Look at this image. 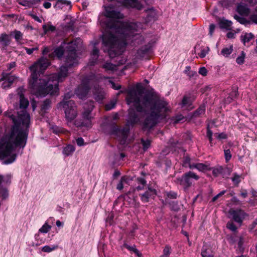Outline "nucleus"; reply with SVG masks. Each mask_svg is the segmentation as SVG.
<instances>
[{"mask_svg":"<svg viewBox=\"0 0 257 257\" xmlns=\"http://www.w3.org/2000/svg\"><path fill=\"white\" fill-rule=\"evenodd\" d=\"M234 241L237 242L238 244V249L239 252H242L243 251V247L242 244L243 243V240L241 237H235Z\"/></svg>","mask_w":257,"mask_h":257,"instance_id":"c756f323","label":"nucleus"},{"mask_svg":"<svg viewBox=\"0 0 257 257\" xmlns=\"http://www.w3.org/2000/svg\"><path fill=\"white\" fill-rule=\"evenodd\" d=\"M37 1H39L40 0H36ZM35 0H25L22 3V5L26 6V7H32L33 5H34L36 2Z\"/></svg>","mask_w":257,"mask_h":257,"instance_id":"4c0bfd02","label":"nucleus"},{"mask_svg":"<svg viewBox=\"0 0 257 257\" xmlns=\"http://www.w3.org/2000/svg\"><path fill=\"white\" fill-rule=\"evenodd\" d=\"M233 51L232 45H230L228 47H225L222 49L221 54L225 57H228Z\"/></svg>","mask_w":257,"mask_h":257,"instance_id":"393cba45","label":"nucleus"},{"mask_svg":"<svg viewBox=\"0 0 257 257\" xmlns=\"http://www.w3.org/2000/svg\"><path fill=\"white\" fill-rule=\"evenodd\" d=\"M138 182L142 185V186H139L137 187V189L138 190H142L145 184L146 183V181L143 178H139Z\"/></svg>","mask_w":257,"mask_h":257,"instance_id":"de8ad7c7","label":"nucleus"},{"mask_svg":"<svg viewBox=\"0 0 257 257\" xmlns=\"http://www.w3.org/2000/svg\"><path fill=\"white\" fill-rule=\"evenodd\" d=\"M29 120V116L26 115L24 121H23L25 127L24 130L22 132H15L14 129L11 134L6 135L0 140V158H6L4 161L5 164L13 163L17 156V148H23L25 146L27 139L26 130Z\"/></svg>","mask_w":257,"mask_h":257,"instance_id":"20e7f679","label":"nucleus"},{"mask_svg":"<svg viewBox=\"0 0 257 257\" xmlns=\"http://www.w3.org/2000/svg\"><path fill=\"white\" fill-rule=\"evenodd\" d=\"M76 143L78 146H82L84 145V140L82 138H79L76 140Z\"/></svg>","mask_w":257,"mask_h":257,"instance_id":"13d9d810","label":"nucleus"},{"mask_svg":"<svg viewBox=\"0 0 257 257\" xmlns=\"http://www.w3.org/2000/svg\"><path fill=\"white\" fill-rule=\"evenodd\" d=\"M212 135V132L211 131V130L209 128V126H208L207 128V137H210Z\"/></svg>","mask_w":257,"mask_h":257,"instance_id":"774afa93","label":"nucleus"},{"mask_svg":"<svg viewBox=\"0 0 257 257\" xmlns=\"http://www.w3.org/2000/svg\"><path fill=\"white\" fill-rule=\"evenodd\" d=\"M170 253V247L169 246H166L163 250V254L169 256Z\"/></svg>","mask_w":257,"mask_h":257,"instance_id":"603ef678","label":"nucleus"},{"mask_svg":"<svg viewBox=\"0 0 257 257\" xmlns=\"http://www.w3.org/2000/svg\"><path fill=\"white\" fill-rule=\"evenodd\" d=\"M71 2L67 0H57L55 4V7L59 9H62L63 6H69V8H71Z\"/></svg>","mask_w":257,"mask_h":257,"instance_id":"b1692460","label":"nucleus"},{"mask_svg":"<svg viewBox=\"0 0 257 257\" xmlns=\"http://www.w3.org/2000/svg\"><path fill=\"white\" fill-rule=\"evenodd\" d=\"M14 38L18 43H21V41L23 40V34L19 31L15 30L12 33Z\"/></svg>","mask_w":257,"mask_h":257,"instance_id":"cd10ccee","label":"nucleus"},{"mask_svg":"<svg viewBox=\"0 0 257 257\" xmlns=\"http://www.w3.org/2000/svg\"><path fill=\"white\" fill-rule=\"evenodd\" d=\"M215 26L214 24H211L209 25V34L210 36H212L214 31L215 30Z\"/></svg>","mask_w":257,"mask_h":257,"instance_id":"5fc2aeb1","label":"nucleus"},{"mask_svg":"<svg viewBox=\"0 0 257 257\" xmlns=\"http://www.w3.org/2000/svg\"><path fill=\"white\" fill-rule=\"evenodd\" d=\"M231 180L234 184L238 185L241 181V177L236 174H234Z\"/></svg>","mask_w":257,"mask_h":257,"instance_id":"58836bf2","label":"nucleus"},{"mask_svg":"<svg viewBox=\"0 0 257 257\" xmlns=\"http://www.w3.org/2000/svg\"><path fill=\"white\" fill-rule=\"evenodd\" d=\"M234 33L232 32H228L227 34V37L229 39L233 38L234 37Z\"/></svg>","mask_w":257,"mask_h":257,"instance_id":"0e129e2a","label":"nucleus"},{"mask_svg":"<svg viewBox=\"0 0 257 257\" xmlns=\"http://www.w3.org/2000/svg\"><path fill=\"white\" fill-rule=\"evenodd\" d=\"M226 192L225 190H223L221 191L220 193H219L218 194H217L216 196H215L212 199V201L214 202L217 199H218L219 197H221L222 195H223Z\"/></svg>","mask_w":257,"mask_h":257,"instance_id":"8fccbe9b","label":"nucleus"},{"mask_svg":"<svg viewBox=\"0 0 257 257\" xmlns=\"http://www.w3.org/2000/svg\"><path fill=\"white\" fill-rule=\"evenodd\" d=\"M192 166V169H196L199 171H205L206 170H209L210 168H209V166L207 165H206L202 163H193V165Z\"/></svg>","mask_w":257,"mask_h":257,"instance_id":"4be33fe9","label":"nucleus"},{"mask_svg":"<svg viewBox=\"0 0 257 257\" xmlns=\"http://www.w3.org/2000/svg\"><path fill=\"white\" fill-rule=\"evenodd\" d=\"M216 137L219 139H225L226 138V135L224 133L216 134H215Z\"/></svg>","mask_w":257,"mask_h":257,"instance_id":"4d7b16f0","label":"nucleus"},{"mask_svg":"<svg viewBox=\"0 0 257 257\" xmlns=\"http://www.w3.org/2000/svg\"><path fill=\"white\" fill-rule=\"evenodd\" d=\"M43 29L45 34H46L48 32H53L55 30V27L50 24L44 25L43 26Z\"/></svg>","mask_w":257,"mask_h":257,"instance_id":"473e14b6","label":"nucleus"},{"mask_svg":"<svg viewBox=\"0 0 257 257\" xmlns=\"http://www.w3.org/2000/svg\"><path fill=\"white\" fill-rule=\"evenodd\" d=\"M43 6L46 9H49L51 7V4L48 2H45L43 4Z\"/></svg>","mask_w":257,"mask_h":257,"instance_id":"e2e57ef3","label":"nucleus"},{"mask_svg":"<svg viewBox=\"0 0 257 257\" xmlns=\"http://www.w3.org/2000/svg\"><path fill=\"white\" fill-rule=\"evenodd\" d=\"M201 255L202 257H214V252L210 245L204 244L202 248Z\"/></svg>","mask_w":257,"mask_h":257,"instance_id":"ddd939ff","label":"nucleus"},{"mask_svg":"<svg viewBox=\"0 0 257 257\" xmlns=\"http://www.w3.org/2000/svg\"><path fill=\"white\" fill-rule=\"evenodd\" d=\"M103 67L106 70H113L115 69V65L110 63H106L103 65Z\"/></svg>","mask_w":257,"mask_h":257,"instance_id":"a19ab883","label":"nucleus"},{"mask_svg":"<svg viewBox=\"0 0 257 257\" xmlns=\"http://www.w3.org/2000/svg\"><path fill=\"white\" fill-rule=\"evenodd\" d=\"M93 102H91L88 105H84V111L82 113L83 121L81 122V126L89 127L91 126V119L92 118L91 115V112L93 109Z\"/></svg>","mask_w":257,"mask_h":257,"instance_id":"1a4fd4ad","label":"nucleus"},{"mask_svg":"<svg viewBox=\"0 0 257 257\" xmlns=\"http://www.w3.org/2000/svg\"><path fill=\"white\" fill-rule=\"evenodd\" d=\"M193 163L189 156H186L184 157L182 160V165L183 167L192 169V166H193Z\"/></svg>","mask_w":257,"mask_h":257,"instance_id":"412c9836","label":"nucleus"},{"mask_svg":"<svg viewBox=\"0 0 257 257\" xmlns=\"http://www.w3.org/2000/svg\"><path fill=\"white\" fill-rule=\"evenodd\" d=\"M24 48H25V50L26 51L27 53L29 55H31V54L33 53V52L34 51L38 50L39 49V47L35 46L32 48H28L27 47H25Z\"/></svg>","mask_w":257,"mask_h":257,"instance_id":"c03bdc74","label":"nucleus"},{"mask_svg":"<svg viewBox=\"0 0 257 257\" xmlns=\"http://www.w3.org/2000/svg\"><path fill=\"white\" fill-rule=\"evenodd\" d=\"M105 10L106 18L102 23L105 27L102 42L104 51H107L110 58L121 54L130 42L139 44L144 41L140 33L142 23L122 22L123 15L111 6L105 7Z\"/></svg>","mask_w":257,"mask_h":257,"instance_id":"7ed1b4c3","label":"nucleus"},{"mask_svg":"<svg viewBox=\"0 0 257 257\" xmlns=\"http://www.w3.org/2000/svg\"><path fill=\"white\" fill-rule=\"evenodd\" d=\"M58 247L57 245H45L42 247L41 250L43 252L49 253L56 250Z\"/></svg>","mask_w":257,"mask_h":257,"instance_id":"bb28decb","label":"nucleus"},{"mask_svg":"<svg viewBox=\"0 0 257 257\" xmlns=\"http://www.w3.org/2000/svg\"><path fill=\"white\" fill-rule=\"evenodd\" d=\"M205 111V107L204 105L200 106L197 110L194 112V116H198L204 113Z\"/></svg>","mask_w":257,"mask_h":257,"instance_id":"e433bc0d","label":"nucleus"},{"mask_svg":"<svg viewBox=\"0 0 257 257\" xmlns=\"http://www.w3.org/2000/svg\"><path fill=\"white\" fill-rule=\"evenodd\" d=\"M199 177L195 173L189 171L183 175L181 178L176 179V182L183 186L185 189L189 187L193 182V180H198Z\"/></svg>","mask_w":257,"mask_h":257,"instance_id":"6e6552de","label":"nucleus"},{"mask_svg":"<svg viewBox=\"0 0 257 257\" xmlns=\"http://www.w3.org/2000/svg\"><path fill=\"white\" fill-rule=\"evenodd\" d=\"M73 95V93L71 92H68L66 93L64 96L63 100L61 102H68L70 100H69L71 97Z\"/></svg>","mask_w":257,"mask_h":257,"instance_id":"a18cd8bd","label":"nucleus"},{"mask_svg":"<svg viewBox=\"0 0 257 257\" xmlns=\"http://www.w3.org/2000/svg\"><path fill=\"white\" fill-rule=\"evenodd\" d=\"M234 18L239 23L243 24L245 26L250 24V22L244 18L238 15H234Z\"/></svg>","mask_w":257,"mask_h":257,"instance_id":"7c9ffc66","label":"nucleus"},{"mask_svg":"<svg viewBox=\"0 0 257 257\" xmlns=\"http://www.w3.org/2000/svg\"><path fill=\"white\" fill-rule=\"evenodd\" d=\"M219 25L220 28L226 30H230L232 25V22L224 19L220 20Z\"/></svg>","mask_w":257,"mask_h":257,"instance_id":"aec40b11","label":"nucleus"},{"mask_svg":"<svg viewBox=\"0 0 257 257\" xmlns=\"http://www.w3.org/2000/svg\"><path fill=\"white\" fill-rule=\"evenodd\" d=\"M116 104V101L114 100H113L110 102V103L107 104L105 105V109L106 110H109L110 109H112L115 107Z\"/></svg>","mask_w":257,"mask_h":257,"instance_id":"37998d69","label":"nucleus"},{"mask_svg":"<svg viewBox=\"0 0 257 257\" xmlns=\"http://www.w3.org/2000/svg\"><path fill=\"white\" fill-rule=\"evenodd\" d=\"M58 108H62L65 114V117L68 122L74 120L77 116V109L75 102L69 100L68 102H60L58 105Z\"/></svg>","mask_w":257,"mask_h":257,"instance_id":"0eeeda50","label":"nucleus"},{"mask_svg":"<svg viewBox=\"0 0 257 257\" xmlns=\"http://www.w3.org/2000/svg\"><path fill=\"white\" fill-rule=\"evenodd\" d=\"M127 178L125 177H122L121 178V180H120L119 182L118 183L116 186V188L118 190H121L123 188V183L127 182Z\"/></svg>","mask_w":257,"mask_h":257,"instance_id":"c9c22d12","label":"nucleus"},{"mask_svg":"<svg viewBox=\"0 0 257 257\" xmlns=\"http://www.w3.org/2000/svg\"><path fill=\"white\" fill-rule=\"evenodd\" d=\"M75 150V148L73 145H69L64 148L62 153L66 157L72 155Z\"/></svg>","mask_w":257,"mask_h":257,"instance_id":"6ab92c4d","label":"nucleus"},{"mask_svg":"<svg viewBox=\"0 0 257 257\" xmlns=\"http://www.w3.org/2000/svg\"><path fill=\"white\" fill-rule=\"evenodd\" d=\"M227 227L232 231H235L237 228L231 221L228 222L227 224Z\"/></svg>","mask_w":257,"mask_h":257,"instance_id":"09e8293b","label":"nucleus"},{"mask_svg":"<svg viewBox=\"0 0 257 257\" xmlns=\"http://www.w3.org/2000/svg\"><path fill=\"white\" fill-rule=\"evenodd\" d=\"M249 19L252 23L257 24V15H251Z\"/></svg>","mask_w":257,"mask_h":257,"instance_id":"6e6d98bb","label":"nucleus"},{"mask_svg":"<svg viewBox=\"0 0 257 257\" xmlns=\"http://www.w3.org/2000/svg\"><path fill=\"white\" fill-rule=\"evenodd\" d=\"M11 41L10 36L3 33L0 35V44L3 47H5L9 46Z\"/></svg>","mask_w":257,"mask_h":257,"instance_id":"f3484780","label":"nucleus"},{"mask_svg":"<svg viewBox=\"0 0 257 257\" xmlns=\"http://www.w3.org/2000/svg\"><path fill=\"white\" fill-rule=\"evenodd\" d=\"M238 93L236 87H234L231 92L230 93L229 96L228 98H227L225 100V102L226 103H229L230 102L231 100L233 99L237 96Z\"/></svg>","mask_w":257,"mask_h":257,"instance_id":"a878e982","label":"nucleus"},{"mask_svg":"<svg viewBox=\"0 0 257 257\" xmlns=\"http://www.w3.org/2000/svg\"><path fill=\"white\" fill-rule=\"evenodd\" d=\"M49 52V48L48 47H45L44 50H43L42 53L43 55H46Z\"/></svg>","mask_w":257,"mask_h":257,"instance_id":"69168bd1","label":"nucleus"},{"mask_svg":"<svg viewBox=\"0 0 257 257\" xmlns=\"http://www.w3.org/2000/svg\"><path fill=\"white\" fill-rule=\"evenodd\" d=\"M141 142L143 146L144 150L146 151L150 146V141L148 140H145L144 139H142Z\"/></svg>","mask_w":257,"mask_h":257,"instance_id":"ea45409f","label":"nucleus"},{"mask_svg":"<svg viewBox=\"0 0 257 257\" xmlns=\"http://www.w3.org/2000/svg\"><path fill=\"white\" fill-rule=\"evenodd\" d=\"M199 73L202 76H206L207 73V71L205 67H202L199 69Z\"/></svg>","mask_w":257,"mask_h":257,"instance_id":"3c124183","label":"nucleus"},{"mask_svg":"<svg viewBox=\"0 0 257 257\" xmlns=\"http://www.w3.org/2000/svg\"><path fill=\"white\" fill-rule=\"evenodd\" d=\"M150 49V46H145L140 49L137 53V56L139 58H143L148 52Z\"/></svg>","mask_w":257,"mask_h":257,"instance_id":"5701e85b","label":"nucleus"},{"mask_svg":"<svg viewBox=\"0 0 257 257\" xmlns=\"http://www.w3.org/2000/svg\"><path fill=\"white\" fill-rule=\"evenodd\" d=\"M16 79L17 78L15 76L11 75L6 72H3L2 77L0 78V81H4L2 84V87L4 89L10 88Z\"/></svg>","mask_w":257,"mask_h":257,"instance_id":"f8f14e48","label":"nucleus"},{"mask_svg":"<svg viewBox=\"0 0 257 257\" xmlns=\"http://www.w3.org/2000/svg\"><path fill=\"white\" fill-rule=\"evenodd\" d=\"M23 90V89L22 88L18 89V94L20 99L19 106L18 107L17 105H14L15 108L17 110V118H16V111L14 110L10 109L5 112V115L7 118V124H5L6 134L2 138L7 135L11 134L14 129H15V132H22L24 130L25 127L24 124H23V121H24L26 115L29 116V120L28 122V126L26 130L27 134L28 133L30 116L27 112L26 108L29 105V102L28 99L24 97Z\"/></svg>","mask_w":257,"mask_h":257,"instance_id":"39448f33","label":"nucleus"},{"mask_svg":"<svg viewBox=\"0 0 257 257\" xmlns=\"http://www.w3.org/2000/svg\"><path fill=\"white\" fill-rule=\"evenodd\" d=\"M96 43H95V45L94 46L93 50L91 54V58L88 63V64L90 66H92L96 63L98 57L99 50L96 47Z\"/></svg>","mask_w":257,"mask_h":257,"instance_id":"dca6fc26","label":"nucleus"},{"mask_svg":"<svg viewBox=\"0 0 257 257\" xmlns=\"http://www.w3.org/2000/svg\"><path fill=\"white\" fill-rule=\"evenodd\" d=\"M156 194L155 189L149 188L148 190L141 195V199L143 202H147L150 198L154 197Z\"/></svg>","mask_w":257,"mask_h":257,"instance_id":"2eb2a0df","label":"nucleus"},{"mask_svg":"<svg viewBox=\"0 0 257 257\" xmlns=\"http://www.w3.org/2000/svg\"><path fill=\"white\" fill-rule=\"evenodd\" d=\"M191 104V102L190 99L188 97L184 96L181 103V107L188 108Z\"/></svg>","mask_w":257,"mask_h":257,"instance_id":"c85d7f7f","label":"nucleus"},{"mask_svg":"<svg viewBox=\"0 0 257 257\" xmlns=\"http://www.w3.org/2000/svg\"><path fill=\"white\" fill-rule=\"evenodd\" d=\"M141 83L136 85V88L129 91L126 101L128 105H132L136 109H130L126 124L122 129L118 131L121 136V143L124 144L131 126L141 120V114L146 115L143 122L145 127H154L160 119L164 118L170 111V106L167 101L156 93H144Z\"/></svg>","mask_w":257,"mask_h":257,"instance_id":"f03ea898","label":"nucleus"},{"mask_svg":"<svg viewBox=\"0 0 257 257\" xmlns=\"http://www.w3.org/2000/svg\"><path fill=\"white\" fill-rule=\"evenodd\" d=\"M50 100L48 99H46V100H45L41 107V113L42 114L45 112V111L50 108Z\"/></svg>","mask_w":257,"mask_h":257,"instance_id":"2f4dec72","label":"nucleus"},{"mask_svg":"<svg viewBox=\"0 0 257 257\" xmlns=\"http://www.w3.org/2000/svg\"><path fill=\"white\" fill-rule=\"evenodd\" d=\"M168 197L171 198H176L177 197V194L173 192H170L167 194Z\"/></svg>","mask_w":257,"mask_h":257,"instance_id":"052dcab7","label":"nucleus"},{"mask_svg":"<svg viewBox=\"0 0 257 257\" xmlns=\"http://www.w3.org/2000/svg\"><path fill=\"white\" fill-rule=\"evenodd\" d=\"M245 54L242 51L240 56H238L236 59V62L238 64H242L244 63Z\"/></svg>","mask_w":257,"mask_h":257,"instance_id":"f704fd0d","label":"nucleus"},{"mask_svg":"<svg viewBox=\"0 0 257 257\" xmlns=\"http://www.w3.org/2000/svg\"><path fill=\"white\" fill-rule=\"evenodd\" d=\"M224 156L226 162H228L231 158V154L229 150H224Z\"/></svg>","mask_w":257,"mask_h":257,"instance_id":"49530a36","label":"nucleus"},{"mask_svg":"<svg viewBox=\"0 0 257 257\" xmlns=\"http://www.w3.org/2000/svg\"><path fill=\"white\" fill-rule=\"evenodd\" d=\"M240 38L244 45H245L254 38V35L251 33H242Z\"/></svg>","mask_w":257,"mask_h":257,"instance_id":"a211bd4d","label":"nucleus"},{"mask_svg":"<svg viewBox=\"0 0 257 257\" xmlns=\"http://www.w3.org/2000/svg\"><path fill=\"white\" fill-rule=\"evenodd\" d=\"M52 129L53 131V132L57 134L60 132V129L58 128L57 126H53L52 127Z\"/></svg>","mask_w":257,"mask_h":257,"instance_id":"680f3d73","label":"nucleus"},{"mask_svg":"<svg viewBox=\"0 0 257 257\" xmlns=\"http://www.w3.org/2000/svg\"><path fill=\"white\" fill-rule=\"evenodd\" d=\"M96 79L95 75L83 79L81 84L77 87L75 91L78 98L84 99L87 97L92 85H94L92 91L94 99L98 102H101L105 98V93L103 89L94 85Z\"/></svg>","mask_w":257,"mask_h":257,"instance_id":"423d86ee","label":"nucleus"},{"mask_svg":"<svg viewBox=\"0 0 257 257\" xmlns=\"http://www.w3.org/2000/svg\"><path fill=\"white\" fill-rule=\"evenodd\" d=\"M51 225L48 224L47 222H46L39 229L38 232L35 235V238L38 241L37 245H39L45 242V239L41 237L40 233H47L51 230Z\"/></svg>","mask_w":257,"mask_h":257,"instance_id":"9b49d317","label":"nucleus"},{"mask_svg":"<svg viewBox=\"0 0 257 257\" xmlns=\"http://www.w3.org/2000/svg\"><path fill=\"white\" fill-rule=\"evenodd\" d=\"M236 10L241 15L247 16L250 14V10L247 5L243 3H240L237 5Z\"/></svg>","mask_w":257,"mask_h":257,"instance_id":"4468645a","label":"nucleus"},{"mask_svg":"<svg viewBox=\"0 0 257 257\" xmlns=\"http://www.w3.org/2000/svg\"><path fill=\"white\" fill-rule=\"evenodd\" d=\"M81 43L80 39L68 43L63 42L55 49L54 53L58 58H61L64 53L66 54L65 64L60 67L57 73L39 78L40 74L44 72L50 64L49 60L44 57L39 59L30 67L32 73L29 80V87L33 94L37 97L45 96L48 94L58 95L59 83L67 77L69 68L75 67L79 63V58L76 49Z\"/></svg>","mask_w":257,"mask_h":257,"instance_id":"f257e3e1","label":"nucleus"},{"mask_svg":"<svg viewBox=\"0 0 257 257\" xmlns=\"http://www.w3.org/2000/svg\"><path fill=\"white\" fill-rule=\"evenodd\" d=\"M187 75L190 77H193L194 75H196V73L194 71H190Z\"/></svg>","mask_w":257,"mask_h":257,"instance_id":"338daca9","label":"nucleus"},{"mask_svg":"<svg viewBox=\"0 0 257 257\" xmlns=\"http://www.w3.org/2000/svg\"><path fill=\"white\" fill-rule=\"evenodd\" d=\"M109 82L111 84L112 88H113L114 89L118 90L120 88V85H116L114 82H113L112 81H111L110 80L109 81Z\"/></svg>","mask_w":257,"mask_h":257,"instance_id":"bf43d9fd","label":"nucleus"},{"mask_svg":"<svg viewBox=\"0 0 257 257\" xmlns=\"http://www.w3.org/2000/svg\"><path fill=\"white\" fill-rule=\"evenodd\" d=\"M209 51V48L208 47L202 48L201 50V52L199 53H198V55L201 58H204L208 53Z\"/></svg>","mask_w":257,"mask_h":257,"instance_id":"72a5a7b5","label":"nucleus"},{"mask_svg":"<svg viewBox=\"0 0 257 257\" xmlns=\"http://www.w3.org/2000/svg\"><path fill=\"white\" fill-rule=\"evenodd\" d=\"M222 170L223 168L221 167L215 168L212 169V173L214 176H217L222 172Z\"/></svg>","mask_w":257,"mask_h":257,"instance_id":"79ce46f5","label":"nucleus"},{"mask_svg":"<svg viewBox=\"0 0 257 257\" xmlns=\"http://www.w3.org/2000/svg\"><path fill=\"white\" fill-rule=\"evenodd\" d=\"M124 246L128 249H129L131 251H134V252H138V250L136 248V247L135 246H131L128 244H124Z\"/></svg>","mask_w":257,"mask_h":257,"instance_id":"864d4df0","label":"nucleus"},{"mask_svg":"<svg viewBox=\"0 0 257 257\" xmlns=\"http://www.w3.org/2000/svg\"><path fill=\"white\" fill-rule=\"evenodd\" d=\"M245 215V213L241 209H230L228 211V217L240 224L242 222Z\"/></svg>","mask_w":257,"mask_h":257,"instance_id":"9d476101","label":"nucleus"}]
</instances>
